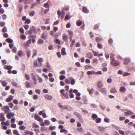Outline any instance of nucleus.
<instances>
[{"mask_svg":"<svg viewBox=\"0 0 135 135\" xmlns=\"http://www.w3.org/2000/svg\"><path fill=\"white\" fill-rule=\"evenodd\" d=\"M35 119L40 122V124L42 127L45 126L44 123L43 122V119L40 118L38 115H35L34 116Z\"/></svg>","mask_w":135,"mask_h":135,"instance_id":"f257e3e1","label":"nucleus"},{"mask_svg":"<svg viewBox=\"0 0 135 135\" xmlns=\"http://www.w3.org/2000/svg\"><path fill=\"white\" fill-rule=\"evenodd\" d=\"M110 60L111 61L110 63L111 65H113L114 66H116L118 65V63L115 62V61L114 59L113 56H110Z\"/></svg>","mask_w":135,"mask_h":135,"instance_id":"f03ea898","label":"nucleus"},{"mask_svg":"<svg viewBox=\"0 0 135 135\" xmlns=\"http://www.w3.org/2000/svg\"><path fill=\"white\" fill-rule=\"evenodd\" d=\"M2 110L4 111V113H8L10 111L9 107L7 106H3L1 108Z\"/></svg>","mask_w":135,"mask_h":135,"instance_id":"7ed1b4c3","label":"nucleus"},{"mask_svg":"<svg viewBox=\"0 0 135 135\" xmlns=\"http://www.w3.org/2000/svg\"><path fill=\"white\" fill-rule=\"evenodd\" d=\"M36 32L35 28V27L32 26L30 29V30L28 31V33L29 34H32L33 32Z\"/></svg>","mask_w":135,"mask_h":135,"instance_id":"20e7f679","label":"nucleus"},{"mask_svg":"<svg viewBox=\"0 0 135 135\" xmlns=\"http://www.w3.org/2000/svg\"><path fill=\"white\" fill-rule=\"evenodd\" d=\"M134 113L130 110H127V112H125L124 113V115L126 116H128V115L133 114Z\"/></svg>","mask_w":135,"mask_h":135,"instance_id":"39448f33","label":"nucleus"},{"mask_svg":"<svg viewBox=\"0 0 135 135\" xmlns=\"http://www.w3.org/2000/svg\"><path fill=\"white\" fill-rule=\"evenodd\" d=\"M97 86L98 88H101L103 86V83L101 81L97 82Z\"/></svg>","mask_w":135,"mask_h":135,"instance_id":"423d86ee","label":"nucleus"},{"mask_svg":"<svg viewBox=\"0 0 135 135\" xmlns=\"http://www.w3.org/2000/svg\"><path fill=\"white\" fill-rule=\"evenodd\" d=\"M15 115L13 113L10 112L8 113L7 115V117L8 119H10L11 117H13Z\"/></svg>","mask_w":135,"mask_h":135,"instance_id":"0eeeda50","label":"nucleus"},{"mask_svg":"<svg viewBox=\"0 0 135 135\" xmlns=\"http://www.w3.org/2000/svg\"><path fill=\"white\" fill-rule=\"evenodd\" d=\"M24 133L25 134V135L30 134V135H33L34 133L32 131H30L26 130L24 132Z\"/></svg>","mask_w":135,"mask_h":135,"instance_id":"6e6552de","label":"nucleus"},{"mask_svg":"<svg viewBox=\"0 0 135 135\" xmlns=\"http://www.w3.org/2000/svg\"><path fill=\"white\" fill-rule=\"evenodd\" d=\"M119 90L120 92L124 93L126 91V89L125 87L122 86L120 88Z\"/></svg>","mask_w":135,"mask_h":135,"instance_id":"1a4fd4ad","label":"nucleus"},{"mask_svg":"<svg viewBox=\"0 0 135 135\" xmlns=\"http://www.w3.org/2000/svg\"><path fill=\"white\" fill-rule=\"evenodd\" d=\"M74 114L75 115L77 116V117L79 118L80 120H81V121L82 120L83 121V119L81 117V115L79 113L77 112H75L74 113Z\"/></svg>","mask_w":135,"mask_h":135,"instance_id":"9d476101","label":"nucleus"},{"mask_svg":"<svg viewBox=\"0 0 135 135\" xmlns=\"http://www.w3.org/2000/svg\"><path fill=\"white\" fill-rule=\"evenodd\" d=\"M41 37L44 39L46 40L47 38V34L45 32L43 33L41 35Z\"/></svg>","mask_w":135,"mask_h":135,"instance_id":"9b49d317","label":"nucleus"},{"mask_svg":"<svg viewBox=\"0 0 135 135\" xmlns=\"http://www.w3.org/2000/svg\"><path fill=\"white\" fill-rule=\"evenodd\" d=\"M0 115V121L3 122L5 120V118L4 116V114L3 113H1Z\"/></svg>","mask_w":135,"mask_h":135,"instance_id":"f8f14e48","label":"nucleus"},{"mask_svg":"<svg viewBox=\"0 0 135 135\" xmlns=\"http://www.w3.org/2000/svg\"><path fill=\"white\" fill-rule=\"evenodd\" d=\"M70 94L69 97L71 98H73L74 97V95L73 93V89H71L69 91Z\"/></svg>","mask_w":135,"mask_h":135,"instance_id":"ddd939ff","label":"nucleus"},{"mask_svg":"<svg viewBox=\"0 0 135 135\" xmlns=\"http://www.w3.org/2000/svg\"><path fill=\"white\" fill-rule=\"evenodd\" d=\"M62 40L66 42L68 41V37L65 34H64L62 35Z\"/></svg>","mask_w":135,"mask_h":135,"instance_id":"4468645a","label":"nucleus"},{"mask_svg":"<svg viewBox=\"0 0 135 135\" xmlns=\"http://www.w3.org/2000/svg\"><path fill=\"white\" fill-rule=\"evenodd\" d=\"M71 79V77H70L66 79L65 81V82L66 84H69L70 83V80Z\"/></svg>","mask_w":135,"mask_h":135,"instance_id":"2eb2a0df","label":"nucleus"},{"mask_svg":"<svg viewBox=\"0 0 135 135\" xmlns=\"http://www.w3.org/2000/svg\"><path fill=\"white\" fill-rule=\"evenodd\" d=\"M10 123L9 121V120H7L6 122H2L1 123V124L2 125H5L8 126L9 125Z\"/></svg>","mask_w":135,"mask_h":135,"instance_id":"dca6fc26","label":"nucleus"},{"mask_svg":"<svg viewBox=\"0 0 135 135\" xmlns=\"http://www.w3.org/2000/svg\"><path fill=\"white\" fill-rule=\"evenodd\" d=\"M45 98L46 99L50 100L51 99L52 97L50 95L46 94L45 96Z\"/></svg>","mask_w":135,"mask_h":135,"instance_id":"f3484780","label":"nucleus"},{"mask_svg":"<svg viewBox=\"0 0 135 135\" xmlns=\"http://www.w3.org/2000/svg\"><path fill=\"white\" fill-rule=\"evenodd\" d=\"M98 128L101 132H104L105 131V128L104 127H99Z\"/></svg>","mask_w":135,"mask_h":135,"instance_id":"a211bd4d","label":"nucleus"},{"mask_svg":"<svg viewBox=\"0 0 135 135\" xmlns=\"http://www.w3.org/2000/svg\"><path fill=\"white\" fill-rule=\"evenodd\" d=\"M82 9L84 13H88L89 12V10L85 7H83L82 8Z\"/></svg>","mask_w":135,"mask_h":135,"instance_id":"6ab92c4d","label":"nucleus"},{"mask_svg":"<svg viewBox=\"0 0 135 135\" xmlns=\"http://www.w3.org/2000/svg\"><path fill=\"white\" fill-rule=\"evenodd\" d=\"M17 55L20 57L23 56V51L22 50L18 51L17 52Z\"/></svg>","mask_w":135,"mask_h":135,"instance_id":"aec40b11","label":"nucleus"},{"mask_svg":"<svg viewBox=\"0 0 135 135\" xmlns=\"http://www.w3.org/2000/svg\"><path fill=\"white\" fill-rule=\"evenodd\" d=\"M86 57L90 59H91L93 57V56L92 54L91 53H88L86 54Z\"/></svg>","mask_w":135,"mask_h":135,"instance_id":"412c9836","label":"nucleus"},{"mask_svg":"<svg viewBox=\"0 0 135 135\" xmlns=\"http://www.w3.org/2000/svg\"><path fill=\"white\" fill-rule=\"evenodd\" d=\"M13 97L12 95H10L9 97L6 99V101L7 102H9L13 99Z\"/></svg>","mask_w":135,"mask_h":135,"instance_id":"4be33fe9","label":"nucleus"},{"mask_svg":"<svg viewBox=\"0 0 135 135\" xmlns=\"http://www.w3.org/2000/svg\"><path fill=\"white\" fill-rule=\"evenodd\" d=\"M99 91L102 93L105 94L107 92V90L105 88H103L100 89Z\"/></svg>","mask_w":135,"mask_h":135,"instance_id":"5701e85b","label":"nucleus"},{"mask_svg":"<svg viewBox=\"0 0 135 135\" xmlns=\"http://www.w3.org/2000/svg\"><path fill=\"white\" fill-rule=\"evenodd\" d=\"M76 25L78 26H81L82 23V22L79 20H77L76 22Z\"/></svg>","mask_w":135,"mask_h":135,"instance_id":"b1692460","label":"nucleus"},{"mask_svg":"<svg viewBox=\"0 0 135 135\" xmlns=\"http://www.w3.org/2000/svg\"><path fill=\"white\" fill-rule=\"evenodd\" d=\"M12 67V66L10 65L8 66L7 65H5L4 67V69H7L8 70L11 69Z\"/></svg>","mask_w":135,"mask_h":135,"instance_id":"393cba45","label":"nucleus"},{"mask_svg":"<svg viewBox=\"0 0 135 135\" xmlns=\"http://www.w3.org/2000/svg\"><path fill=\"white\" fill-rule=\"evenodd\" d=\"M130 61V60L128 58H125L124 59V64L125 65H127Z\"/></svg>","mask_w":135,"mask_h":135,"instance_id":"a878e982","label":"nucleus"},{"mask_svg":"<svg viewBox=\"0 0 135 135\" xmlns=\"http://www.w3.org/2000/svg\"><path fill=\"white\" fill-rule=\"evenodd\" d=\"M86 73L88 75H90L95 74V72L94 71H88Z\"/></svg>","mask_w":135,"mask_h":135,"instance_id":"bb28decb","label":"nucleus"},{"mask_svg":"<svg viewBox=\"0 0 135 135\" xmlns=\"http://www.w3.org/2000/svg\"><path fill=\"white\" fill-rule=\"evenodd\" d=\"M65 49L64 48H62L61 50V54L62 55H64L66 54L65 51Z\"/></svg>","mask_w":135,"mask_h":135,"instance_id":"cd10ccee","label":"nucleus"},{"mask_svg":"<svg viewBox=\"0 0 135 135\" xmlns=\"http://www.w3.org/2000/svg\"><path fill=\"white\" fill-rule=\"evenodd\" d=\"M0 82L1 83L2 85L4 86H6L7 84V83L5 81L1 80Z\"/></svg>","mask_w":135,"mask_h":135,"instance_id":"c85d7f7f","label":"nucleus"},{"mask_svg":"<svg viewBox=\"0 0 135 135\" xmlns=\"http://www.w3.org/2000/svg\"><path fill=\"white\" fill-rule=\"evenodd\" d=\"M26 53L27 57L29 58L31 55L30 51L28 49L27 50H26Z\"/></svg>","mask_w":135,"mask_h":135,"instance_id":"c756f323","label":"nucleus"},{"mask_svg":"<svg viewBox=\"0 0 135 135\" xmlns=\"http://www.w3.org/2000/svg\"><path fill=\"white\" fill-rule=\"evenodd\" d=\"M101 119L99 118H97L95 119V122L97 123H100L101 122Z\"/></svg>","mask_w":135,"mask_h":135,"instance_id":"7c9ffc66","label":"nucleus"},{"mask_svg":"<svg viewBox=\"0 0 135 135\" xmlns=\"http://www.w3.org/2000/svg\"><path fill=\"white\" fill-rule=\"evenodd\" d=\"M91 117L93 120H94L97 118L98 116L96 114H93L91 115Z\"/></svg>","mask_w":135,"mask_h":135,"instance_id":"2f4dec72","label":"nucleus"},{"mask_svg":"<svg viewBox=\"0 0 135 135\" xmlns=\"http://www.w3.org/2000/svg\"><path fill=\"white\" fill-rule=\"evenodd\" d=\"M69 14L68 13V14H66V15L64 19L65 20L69 19L71 17V16L69 15Z\"/></svg>","mask_w":135,"mask_h":135,"instance_id":"473e14b6","label":"nucleus"},{"mask_svg":"<svg viewBox=\"0 0 135 135\" xmlns=\"http://www.w3.org/2000/svg\"><path fill=\"white\" fill-rule=\"evenodd\" d=\"M110 91L112 93H114L116 92V91L115 88H112L111 89Z\"/></svg>","mask_w":135,"mask_h":135,"instance_id":"72a5a7b5","label":"nucleus"},{"mask_svg":"<svg viewBox=\"0 0 135 135\" xmlns=\"http://www.w3.org/2000/svg\"><path fill=\"white\" fill-rule=\"evenodd\" d=\"M66 92V93H63L62 95L66 99H68L69 98V97L68 94Z\"/></svg>","mask_w":135,"mask_h":135,"instance_id":"f704fd0d","label":"nucleus"},{"mask_svg":"<svg viewBox=\"0 0 135 135\" xmlns=\"http://www.w3.org/2000/svg\"><path fill=\"white\" fill-rule=\"evenodd\" d=\"M32 127L33 128H39V126L38 125L36 124L35 123H34L32 124Z\"/></svg>","mask_w":135,"mask_h":135,"instance_id":"c9c22d12","label":"nucleus"},{"mask_svg":"<svg viewBox=\"0 0 135 135\" xmlns=\"http://www.w3.org/2000/svg\"><path fill=\"white\" fill-rule=\"evenodd\" d=\"M37 66L40 67V66L39 65H38L37 63V61H36L34 62L33 67L35 68Z\"/></svg>","mask_w":135,"mask_h":135,"instance_id":"e433bc0d","label":"nucleus"},{"mask_svg":"<svg viewBox=\"0 0 135 135\" xmlns=\"http://www.w3.org/2000/svg\"><path fill=\"white\" fill-rule=\"evenodd\" d=\"M59 107L62 108L64 109H68V107L67 105H65V106H63L62 105H60L59 106Z\"/></svg>","mask_w":135,"mask_h":135,"instance_id":"4c0bfd02","label":"nucleus"},{"mask_svg":"<svg viewBox=\"0 0 135 135\" xmlns=\"http://www.w3.org/2000/svg\"><path fill=\"white\" fill-rule=\"evenodd\" d=\"M70 80H71V81L70 83L72 85H73L75 83V79L71 78V79Z\"/></svg>","mask_w":135,"mask_h":135,"instance_id":"58836bf2","label":"nucleus"},{"mask_svg":"<svg viewBox=\"0 0 135 135\" xmlns=\"http://www.w3.org/2000/svg\"><path fill=\"white\" fill-rule=\"evenodd\" d=\"M31 39H30L29 40L26 42V46H30V45L31 44Z\"/></svg>","mask_w":135,"mask_h":135,"instance_id":"ea45409f","label":"nucleus"},{"mask_svg":"<svg viewBox=\"0 0 135 135\" xmlns=\"http://www.w3.org/2000/svg\"><path fill=\"white\" fill-rule=\"evenodd\" d=\"M68 32L69 35H70V36H73V31L71 30H68Z\"/></svg>","mask_w":135,"mask_h":135,"instance_id":"a19ab883","label":"nucleus"},{"mask_svg":"<svg viewBox=\"0 0 135 135\" xmlns=\"http://www.w3.org/2000/svg\"><path fill=\"white\" fill-rule=\"evenodd\" d=\"M6 41L8 43H12L13 42V40L10 38H7L6 40Z\"/></svg>","mask_w":135,"mask_h":135,"instance_id":"79ce46f5","label":"nucleus"},{"mask_svg":"<svg viewBox=\"0 0 135 135\" xmlns=\"http://www.w3.org/2000/svg\"><path fill=\"white\" fill-rule=\"evenodd\" d=\"M56 127L55 126H50L49 128V129L50 131H52L55 129Z\"/></svg>","mask_w":135,"mask_h":135,"instance_id":"37998d69","label":"nucleus"},{"mask_svg":"<svg viewBox=\"0 0 135 135\" xmlns=\"http://www.w3.org/2000/svg\"><path fill=\"white\" fill-rule=\"evenodd\" d=\"M25 129V127L23 126H21L19 127V129L21 131L24 130Z\"/></svg>","mask_w":135,"mask_h":135,"instance_id":"c03bdc74","label":"nucleus"},{"mask_svg":"<svg viewBox=\"0 0 135 135\" xmlns=\"http://www.w3.org/2000/svg\"><path fill=\"white\" fill-rule=\"evenodd\" d=\"M33 54L32 56V58H33L36 55L37 52L35 50H34L33 51Z\"/></svg>","mask_w":135,"mask_h":135,"instance_id":"a18cd8bd","label":"nucleus"},{"mask_svg":"<svg viewBox=\"0 0 135 135\" xmlns=\"http://www.w3.org/2000/svg\"><path fill=\"white\" fill-rule=\"evenodd\" d=\"M13 133L15 135H19L18 132L17 130H14L13 131Z\"/></svg>","mask_w":135,"mask_h":135,"instance_id":"49530a36","label":"nucleus"},{"mask_svg":"<svg viewBox=\"0 0 135 135\" xmlns=\"http://www.w3.org/2000/svg\"><path fill=\"white\" fill-rule=\"evenodd\" d=\"M13 133L15 135H19L18 132L17 130H14L13 131Z\"/></svg>","mask_w":135,"mask_h":135,"instance_id":"de8ad7c7","label":"nucleus"},{"mask_svg":"<svg viewBox=\"0 0 135 135\" xmlns=\"http://www.w3.org/2000/svg\"><path fill=\"white\" fill-rule=\"evenodd\" d=\"M26 87L27 88L31 87L30 83L28 81H26Z\"/></svg>","mask_w":135,"mask_h":135,"instance_id":"09e8293b","label":"nucleus"},{"mask_svg":"<svg viewBox=\"0 0 135 135\" xmlns=\"http://www.w3.org/2000/svg\"><path fill=\"white\" fill-rule=\"evenodd\" d=\"M66 78L65 76L64 75H61L59 76V79L61 80H63Z\"/></svg>","mask_w":135,"mask_h":135,"instance_id":"8fccbe9b","label":"nucleus"},{"mask_svg":"<svg viewBox=\"0 0 135 135\" xmlns=\"http://www.w3.org/2000/svg\"><path fill=\"white\" fill-rule=\"evenodd\" d=\"M30 19H27L25 22V24H29L30 23Z\"/></svg>","mask_w":135,"mask_h":135,"instance_id":"3c124183","label":"nucleus"},{"mask_svg":"<svg viewBox=\"0 0 135 135\" xmlns=\"http://www.w3.org/2000/svg\"><path fill=\"white\" fill-rule=\"evenodd\" d=\"M95 39L96 41L97 42H99L101 41L102 40V39L101 38L99 37H97Z\"/></svg>","mask_w":135,"mask_h":135,"instance_id":"603ef678","label":"nucleus"},{"mask_svg":"<svg viewBox=\"0 0 135 135\" xmlns=\"http://www.w3.org/2000/svg\"><path fill=\"white\" fill-rule=\"evenodd\" d=\"M44 124H45L47 125H49L50 124V122L48 120H46L44 121Z\"/></svg>","mask_w":135,"mask_h":135,"instance_id":"864d4df0","label":"nucleus"},{"mask_svg":"<svg viewBox=\"0 0 135 135\" xmlns=\"http://www.w3.org/2000/svg\"><path fill=\"white\" fill-rule=\"evenodd\" d=\"M44 42V41L42 39H39L38 41V44H42Z\"/></svg>","mask_w":135,"mask_h":135,"instance_id":"5fc2aeb1","label":"nucleus"},{"mask_svg":"<svg viewBox=\"0 0 135 135\" xmlns=\"http://www.w3.org/2000/svg\"><path fill=\"white\" fill-rule=\"evenodd\" d=\"M44 7L45 8H49V5L47 3H46L44 4Z\"/></svg>","mask_w":135,"mask_h":135,"instance_id":"6e6d98bb","label":"nucleus"},{"mask_svg":"<svg viewBox=\"0 0 135 135\" xmlns=\"http://www.w3.org/2000/svg\"><path fill=\"white\" fill-rule=\"evenodd\" d=\"M75 40H73L72 41L70 45V47H72L73 46L74 44L75 43Z\"/></svg>","mask_w":135,"mask_h":135,"instance_id":"4d7b16f0","label":"nucleus"},{"mask_svg":"<svg viewBox=\"0 0 135 135\" xmlns=\"http://www.w3.org/2000/svg\"><path fill=\"white\" fill-rule=\"evenodd\" d=\"M97 46L98 48L100 49H102L103 47V46L101 44L99 43L97 44Z\"/></svg>","mask_w":135,"mask_h":135,"instance_id":"13d9d810","label":"nucleus"},{"mask_svg":"<svg viewBox=\"0 0 135 135\" xmlns=\"http://www.w3.org/2000/svg\"><path fill=\"white\" fill-rule=\"evenodd\" d=\"M85 69H88L92 68V67L91 66L88 65H86L85 66Z\"/></svg>","mask_w":135,"mask_h":135,"instance_id":"bf43d9fd","label":"nucleus"},{"mask_svg":"<svg viewBox=\"0 0 135 135\" xmlns=\"http://www.w3.org/2000/svg\"><path fill=\"white\" fill-rule=\"evenodd\" d=\"M57 15H58V17L59 18L61 16V12L60 10L59 9L57 11Z\"/></svg>","mask_w":135,"mask_h":135,"instance_id":"052dcab7","label":"nucleus"},{"mask_svg":"<svg viewBox=\"0 0 135 135\" xmlns=\"http://www.w3.org/2000/svg\"><path fill=\"white\" fill-rule=\"evenodd\" d=\"M5 24V23L4 22H0V26L1 27L4 26Z\"/></svg>","mask_w":135,"mask_h":135,"instance_id":"680f3d73","label":"nucleus"},{"mask_svg":"<svg viewBox=\"0 0 135 135\" xmlns=\"http://www.w3.org/2000/svg\"><path fill=\"white\" fill-rule=\"evenodd\" d=\"M2 31L3 32H7V28L6 27H4L3 28L2 30Z\"/></svg>","mask_w":135,"mask_h":135,"instance_id":"e2e57ef3","label":"nucleus"},{"mask_svg":"<svg viewBox=\"0 0 135 135\" xmlns=\"http://www.w3.org/2000/svg\"><path fill=\"white\" fill-rule=\"evenodd\" d=\"M93 63H95L96 64H97L98 63V60L97 59H94L93 60Z\"/></svg>","mask_w":135,"mask_h":135,"instance_id":"0e129e2a","label":"nucleus"},{"mask_svg":"<svg viewBox=\"0 0 135 135\" xmlns=\"http://www.w3.org/2000/svg\"><path fill=\"white\" fill-rule=\"evenodd\" d=\"M20 38L22 39L25 40L26 38V36L25 35H21L20 36Z\"/></svg>","mask_w":135,"mask_h":135,"instance_id":"69168bd1","label":"nucleus"},{"mask_svg":"<svg viewBox=\"0 0 135 135\" xmlns=\"http://www.w3.org/2000/svg\"><path fill=\"white\" fill-rule=\"evenodd\" d=\"M12 84V85L15 87H17V84L16 82H12L11 83Z\"/></svg>","mask_w":135,"mask_h":135,"instance_id":"338daca9","label":"nucleus"},{"mask_svg":"<svg viewBox=\"0 0 135 135\" xmlns=\"http://www.w3.org/2000/svg\"><path fill=\"white\" fill-rule=\"evenodd\" d=\"M35 13V12L34 11H32L30 14H29V15L30 16H33Z\"/></svg>","mask_w":135,"mask_h":135,"instance_id":"774afa93","label":"nucleus"}]
</instances>
